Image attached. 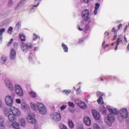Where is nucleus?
<instances>
[{
	"label": "nucleus",
	"instance_id": "23",
	"mask_svg": "<svg viewBox=\"0 0 129 129\" xmlns=\"http://www.w3.org/2000/svg\"><path fill=\"white\" fill-rule=\"evenodd\" d=\"M20 39L22 42H25L26 41V36L24 35V33H21L20 34Z\"/></svg>",
	"mask_w": 129,
	"mask_h": 129
},
{
	"label": "nucleus",
	"instance_id": "44",
	"mask_svg": "<svg viewBox=\"0 0 129 129\" xmlns=\"http://www.w3.org/2000/svg\"><path fill=\"white\" fill-rule=\"evenodd\" d=\"M66 107H67V106H66V105H63L60 107V109L61 110H64V109H66Z\"/></svg>",
	"mask_w": 129,
	"mask_h": 129
},
{
	"label": "nucleus",
	"instance_id": "55",
	"mask_svg": "<svg viewBox=\"0 0 129 129\" xmlns=\"http://www.w3.org/2000/svg\"><path fill=\"white\" fill-rule=\"evenodd\" d=\"M118 45H119V41H118L117 43L115 46V50H117V48H118Z\"/></svg>",
	"mask_w": 129,
	"mask_h": 129
},
{
	"label": "nucleus",
	"instance_id": "30",
	"mask_svg": "<svg viewBox=\"0 0 129 129\" xmlns=\"http://www.w3.org/2000/svg\"><path fill=\"white\" fill-rule=\"evenodd\" d=\"M61 46L63 49L64 50V52H68V47H67V46L65 44L62 43Z\"/></svg>",
	"mask_w": 129,
	"mask_h": 129
},
{
	"label": "nucleus",
	"instance_id": "1",
	"mask_svg": "<svg viewBox=\"0 0 129 129\" xmlns=\"http://www.w3.org/2000/svg\"><path fill=\"white\" fill-rule=\"evenodd\" d=\"M114 121H115V117L113 113H110L107 115V117H105V123L109 125V126H111Z\"/></svg>",
	"mask_w": 129,
	"mask_h": 129
},
{
	"label": "nucleus",
	"instance_id": "32",
	"mask_svg": "<svg viewBox=\"0 0 129 129\" xmlns=\"http://www.w3.org/2000/svg\"><path fill=\"white\" fill-rule=\"evenodd\" d=\"M20 28H21V22H18L15 26V29H16V30H19Z\"/></svg>",
	"mask_w": 129,
	"mask_h": 129
},
{
	"label": "nucleus",
	"instance_id": "42",
	"mask_svg": "<svg viewBox=\"0 0 129 129\" xmlns=\"http://www.w3.org/2000/svg\"><path fill=\"white\" fill-rule=\"evenodd\" d=\"M33 41H36L38 39V35H36L35 33L33 34Z\"/></svg>",
	"mask_w": 129,
	"mask_h": 129
},
{
	"label": "nucleus",
	"instance_id": "17",
	"mask_svg": "<svg viewBox=\"0 0 129 129\" xmlns=\"http://www.w3.org/2000/svg\"><path fill=\"white\" fill-rule=\"evenodd\" d=\"M21 105H22V108L24 110H29V109H30V106H29L28 105H27L25 103H22Z\"/></svg>",
	"mask_w": 129,
	"mask_h": 129
},
{
	"label": "nucleus",
	"instance_id": "60",
	"mask_svg": "<svg viewBox=\"0 0 129 129\" xmlns=\"http://www.w3.org/2000/svg\"><path fill=\"white\" fill-rule=\"evenodd\" d=\"M3 43V36H0V44Z\"/></svg>",
	"mask_w": 129,
	"mask_h": 129
},
{
	"label": "nucleus",
	"instance_id": "5",
	"mask_svg": "<svg viewBox=\"0 0 129 129\" xmlns=\"http://www.w3.org/2000/svg\"><path fill=\"white\" fill-rule=\"evenodd\" d=\"M115 114L117 115V119L119 120V121H122L125 118L126 119V122H129V116L128 114L126 113H119V114H116L115 113Z\"/></svg>",
	"mask_w": 129,
	"mask_h": 129
},
{
	"label": "nucleus",
	"instance_id": "54",
	"mask_svg": "<svg viewBox=\"0 0 129 129\" xmlns=\"http://www.w3.org/2000/svg\"><path fill=\"white\" fill-rule=\"evenodd\" d=\"M121 36H119V38L117 39V41H116V43H117V41H118L119 42H119H121Z\"/></svg>",
	"mask_w": 129,
	"mask_h": 129
},
{
	"label": "nucleus",
	"instance_id": "52",
	"mask_svg": "<svg viewBox=\"0 0 129 129\" xmlns=\"http://www.w3.org/2000/svg\"><path fill=\"white\" fill-rule=\"evenodd\" d=\"M4 112L5 113H10V112H9V110H8V108H5L4 109Z\"/></svg>",
	"mask_w": 129,
	"mask_h": 129
},
{
	"label": "nucleus",
	"instance_id": "49",
	"mask_svg": "<svg viewBox=\"0 0 129 129\" xmlns=\"http://www.w3.org/2000/svg\"><path fill=\"white\" fill-rule=\"evenodd\" d=\"M13 39L12 38L8 43V46H11L12 43H13Z\"/></svg>",
	"mask_w": 129,
	"mask_h": 129
},
{
	"label": "nucleus",
	"instance_id": "10",
	"mask_svg": "<svg viewBox=\"0 0 129 129\" xmlns=\"http://www.w3.org/2000/svg\"><path fill=\"white\" fill-rule=\"evenodd\" d=\"M50 117L53 121H59L61 120V114L60 113H52L50 114Z\"/></svg>",
	"mask_w": 129,
	"mask_h": 129
},
{
	"label": "nucleus",
	"instance_id": "35",
	"mask_svg": "<svg viewBox=\"0 0 129 129\" xmlns=\"http://www.w3.org/2000/svg\"><path fill=\"white\" fill-rule=\"evenodd\" d=\"M6 32V29L5 28H2L0 29V36H2L4 33Z\"/></svg>",
	"mask_w": 129,
	"mask_h": 129
},
{
	"label": "nucleus",
	"instance_id": "61",
	"mask_svg": "<svg viewBox=\"0 0 129 129\" xmlns=\"http://www.w3.org/2000/svg\"><path fill=\"white\" fill-rule=\"evenodd\" d=\"M121 27H122V24H119V25L118 26V30H120Z\"/></svg>",
	"mask_w": 129,
	"mask_h": 129
},
{
	"label": "nucleus",
	"instance_id": "53",
	"mask_svg": "<svg viewBox=\"0 0 129 129\" xmlns=\"http://www.w3.org/2000/svg\"><path fill=\"white\" fill-rule=\"evenodd\" d=\"M18 46H19V43L17 42L14 43V48H16L17 49Z\"/></svg>",
	"mask_w": 129,
	"mask_h": 129
},
{
	"label": "nucleus",
	"instance_id": "19",
	"mask_svg": "<svg viewBox=\"0 0 129 129\" xmlns=\"http://www.w3.org/2000/svg\"><path fill=\"white\" fill-rule=\"evenodd\" d=\"M92 114L96 120H99L101 117V115L99 113H93Z\"/></svg>",
	"mask_w": 129,
	"mask_h": 129
},
{
	"label": "nucleus",
	"instance_id": "46",
	"mask_svg": "<svg viewBox=\"0 0 129 129\" xmlns=\"http://www.w3.org/2000/svg\"><path fill=\"white\" fill-rule=\"evenodd\" d=\"M0 129H5V125L3 123H0Z\"/></svg>",
	"mask_w": 129,
	"mask_h": 129
},
{
	"label": "nucleus",
	"instance_id": "39",
	"mask_svg": "<svg viewBox=\"0 0 129 129\" xmlns=\"http://www.w3.org/2000/svg\"><path fill=\"white\" fill-rule=\"evenodd\" d=\"M30 94L32 97H36V93L35 92H33V91H31Z\"/></svg>",
	"mask_w": 129,
	"mask_h": 129
},
{
	"label": "nucleus",
	"instance_id": "16",
	"mask_svg": "<svg viewBox=\"0 0 129 129\" xmlns=\"http://www.w3.org/2000/svg\"><path fill=\"white\" fill-rule=\"evenodd\" d=\"M12 113H20L21 111L19 109L16 108L15 107H12L10 109Z\"/></svg>",
	"mask_w": 129,
	"mask_h": 129
},
{
	"label": "nucleus",
	"instance_id": "58",
	"mask_svg": "<svg viewBox=\"0 0 129 129\" xmlns=\"http://www.w3.org/2000/svg\"><path fill=\"white\" fill-rule=\"evenodd\" d=\"M127 27H128V26L126 25L125 27H124V33H125V32H126V30H127Z\"/></svg>",
	"mask_w": 129,
	"mask_h": 129
},
{
	"label": "nucleus",
	"instance_id": "43",
	"mask_svg": "<svg viewBox=\"0 0 129 129\" xmlns=\"http://www.w3.org/2000/svg\"><path fill=\"white\" fill-rule=\"evenodd\" d=\"M4 122L5 119H4V118H3V117L0 116V123H4Z\"/></svg>",
	"mask_w": 129,
	"mask_h": 129
},
{
	"label": "nucleus",
	"instance_id": "33",
	"mask_svg": "<svg viewBox=\"0 0 129 129\" xmlns=\"http://www.w3.org/2000/svg\"><path fill=\"white\" fill-rule=\"evenodd\" d=\"M93 129H100V126L98 124L95 123L93 124Z\"/></svg>",
	"mask_w": 129,
	"mask_h": 129
},
{
	"label": "nucleus",
	"instance_id": "31",
	"mask_svg": "<svg viewBox=\"0 0 129 129\" xmlns=\"http://www.w3.org/2000/svg\"><path fill=\"white\" fill-rule=\"evenodd\" d=\"M7 33L10 35H12V33H13V27H10L9 28Z\"/></svg>",
	"mask_w": 129,
	"mask_h": 129
},
{
	"label": "nucleus",
	"instance_id": "18",
	"mask_svg": "<svg viewBox=\"0 0 129 129\" xmlns=\"http://www.w3.org/2000/svg\"><path fill=\"white\" fill-rule=\"evenodd\" d=\"M75 103L78 106H81V104H85L83 103V102L82 101L80 100L79 98H76L75 99Z\"/></svg>",
	"mask_w": 129,
	"mask_h": 129
},
{
	"label": "nucleus",
	"instance_id": "22",
	"mask_svg": "<svg viewBox=\"0 0 129 129\" xmlns=\"http://www.w3.org/2000/svg\"><path fill=\"white\" fill-rule=\"evenodd\" d=\"M99 7H100V4L98 3H96L95 4V10L94 11V14L95 15H97V10L99 9Z\"/></svg>",
	"mask_w": 129,
	"mask_h": 129
},
{
	"label": "nucleus",
	"instance_id": "63",
	"mask_svg": "<svg viewBox=\"0 0 129 129\" xmlns=\"http://www.w3.org/2000/svg\"><path fill=\"white\" fill-rule=\"evenodd\" d=\"M84 2L85 4H88L90 2V0H84Z\"/></svg>",
	"mask_w": 129,
	"mask_h": 129
},
{
	"label": "nucleus",
	"instance_id": "29",
	"mask_svg": "<svg viewBox=\"0 0 129 129\" xmlns=\"http://www.w3.org/2000/svg\"><path fill=\"white\" fill-rule=\"evenodd\" d=\"M120 113H127V109L126 108H123L119 110Z\"/></svg>",
	"mask_w": 129,
	"mask_h": 129
},
{
	"label": "nucleus",
	"instance_id": "15",
	"mask_svg": "<svg viewBox=\"0 0 129 129\" xmlns=\"http://www.w3.org/2000/svg\"><path fill=\"white\" fill-rule=\"evenodd\" d=\"M16 50L15 49L12 48L10 53V59H11V60H14V59L16 58Z\"/></svg>",
	"mask_w": 129,
	"mask_h": 129
},
{
	"label": "nucleus",
	"instance_id": "50",
	"mask_svg": "<svg viewBox=\"0 0 129 129\" xmlns=\"http://www.w3.org/2000/svg\"><path fill=\"white\" fill-rule=\"evenodd\" d=\"M92 113H98V112L96 109H92Z\"/></svg>",
	"mask_w": 129,
	"mask_h": 129
},
{
	"label": "nucleus",
	"instance_id": "64",
	"mask_svg": "<svg viewBox=\"0 0 129 129\" xmlns=\"http://www.w3.org/2000/svg\"><path fill=\"white\" fill-rule=\"evenodd\" d=\"M11 96H12V97H13V98H14L15 97V96H16V94H15V93H12Z\"/></svg>",
	"mask_w": 129,
	"mask_h": 129
},
{
	"label": "nucleus",
	"instance_id": "8",
	"mask_svg": "<svg viewBox=\"0 0 129 129\" xmlns=\"http://www.w3.org/2000/svg\"><path fill=\"white\" fill-rule=\"evenodd\" d=\"M5 102L8 106H13V104H14L13 97L10 95H7L5 97Z\"/></svg>",
	"mask_w": 129,
	"mask_h": 129
},
{
	"label": "nucleus",
	"instance_id": "38",
	"mask_svg": "<svg viewBox=\"0 0 129 129\" xmlns=\"http://www.w3.org/2000/svg\"><path fill=\"white\" fill-rule=\"evenodd\" d=\"M77 129H83V124H80L77 125Z\"/></svg>",
	"mask_w": 129,
	"mask_h": 129
},
{
	"label": "nucleus",
	"instance_id": "24",
	"mask_svg": "<svg viewBox=\"0 0 129 129\" xmlns=\"http://www.w3.org/2000/svg\"><path fill=\"white\" fill-rule=\"evenodd\" d=\"M24 2H26V0H21V2H20V3L18 5V6H17L15 7V11H18V10H19V9H20V8H21V7H20V6H21V5L23 4V3Z\"/></svg>",
	"mask_w": 129,
	"mask_h": 129
},
{
	"label": "nucleus",
	"instance_id": "4",
	"mask_svg": "<svg viewBox=\"0 0 129 129\" xmlns=\"http://www.w3.org/2000/svg\"><path fill=\"white\" fill-rule=\"evenodd\" d=\"M15 92L18 96L21 97L24 96V91H23V89H22V87L20 85H15Z\"/></svg>",
	"mask_w": 129,
	"mask_h": 129
},
{
	"label": "nucleus",
	"instance_id": "11",
	"mask_svg": "<svg viewBox=\"0 0 129 129\" xmlns=\"http://www.w3.org/2000/svg\"><path fill=\"white\" fill-rule=\"evenodd\" d=\"M96 95L97 97H99L97 100V102L99 103V104H103V100L102 99V96L104 95V94H103V93H101L100 91H98L96 93Z\"/></svg>",
	"mask_w": 129,
	"mask_h": 129
},
{
	"label": "nucleus",
	"instance_id": "57",
	"mask_svg": "<svg viewBox=\"0 0 129 129\" xmlns=\"http://www.w3.org/2000/svg\"><path fill=\"white\" fill-rule=\"evenodd\" d=\"M16 102H17V103H18V104H20V103H21V99H17Z\"/></svg>",
	"mask_w": 129,
	"mask_h": 129
},
{
	"label": "nucleus",
	"instance_id": "37",
	"mask_svg": "<svg viewBox=\"0 0 129 129\" xmlns=\"http://www.w3.org/2000/svg\"><path fill=\"white\" fill-rule=\"evenodd\" d=\"M100 111H101V112H103V113H106V109L103 107L102 108L100 109Z\"/></svg>",
	"mask_w": 129,
	"mask_h": 129
},
{
	"label": "nucleus",
	"instance_id": "9",
	"mask_svg": "<svg viewBox=\"0 0 129 129\" xmlns=\"http://www.w3.org/2000/svg\"><path fill=\"white\" fill-rule=\"evenodd\" d=\"M5 115L6 116H8L9 119L10 121H15L16 120V116H19L21 115V114H18V113H11V114H9V113H6Z\"/></svg>",
	"mask_w": 129,
	"mask_h": 129
},
{
	"label": "nucleus",
	"instance_id": "12",
	"mask_svg": "<svg viewBox=\"0 0 129 129\" xmlns=\"http://www.w3.org/2000/svg\"><path fill=\"white\" fill-rule=\"evenodd\" d=\"M107 110L110 113H119V111L115 108L110 106H106Z\"/></svg>",
	"mask_w": 129,
	"mask_h": 129
},
{
	"label": "nucleus",
	"instance_id": "6",
	"mask_svg": "<svg viewBox=\"0 0 129 129\" xmlns=\"http://www.w3.org/2000/svg\"><path fill=\"white\" fill-rule=\"evenodd\" d=\"M26 118L29 123H32V124L37 123V120L35 119V114L34 113L29 114Z\"/></svg>",
	"mask_w": 129,
	"mask_h": 129
},
{
	"label": "nucleus",
	"instance_id": "56",
	"mask_svg": "<svg viewBox=\"0 0 129 129\" xmlns=\"http://www.w3.org/2000/svg\"><path fill=\"white\" fill-rule=\"evenodd\" d=\"M1 107H3V101L2 100V99L0 98V108Z\"/></svg>",
	"mask_w": 129,
	"mask_h": 129
},
{
	"label": "nucleus",
	"instance_id": "59",
	"mask_svg": "<svg viewBox=\"0 0 129 129\" xmlns=\"http://www.w3.org/2000/svg\"><path fill=\"white\" fill-rule=\"evenodd\" d=\"M124 42L126 44L127 43V39H126V37L125 36L124 37Z\"/></svg>",
	"mask_w": 129,
	"mask_h": 129
},
{
	"label": "nucleus",
	"instance_id": "21",
	"mask_svg": "<svg viewBox=\"0 0 129 129\" xmlns=\"http://www.w3.org/2000/svg\"><path fill=\"white\" fill-rule=\"evenodd\" d=\"M12 125L14 129H20V124L17 122L12 123Z\"/></svg>",
	"mask_w": 129,
	"mask_h": 129
},
{
	"label": "nucleus",
	"instance_id": "27",
	"mask_svg": "<svg viewBox=\"0 0 129 129\" xmlns=\"http://www.w3.org/2000/svg\"><path fill=\"white\" fill-rule=\"evenodd\" d=\"M68 123L70 128H74V123H73V121H72V120H69Z\"/></svg>",
	"mask_w": 129,
	"mask_h": 129
},
{
	"label": "nucleus",
	"instance_id": "13",
	"mask_svg": "<svg viewBox=\"0 0 129 129\" xmlns=\"http://www.w3.org/2000/svg\"><path fill=\"white\" fill-rule=\"evenodd\" d=\"M5 83L6 84V86L8 87L9 89L11 90V91H13L14 90V86L13 85V84H12V82L8 79H6L5 80Z\"/></svg>",
	"mask_w": 129,
	"mask_h": 129
},
{
	"label": "nucleus",
	"instance_id": "62",
	"mask_svg": "<svg viewBox=\"0 0 129 129\" xmlns=\"http://www.w3.org/2000/svg\"><path fill=\"white\" fill-rule=\"evenodd\" d=\"M114 31V33H117V32H116V30H115V27H113L111 30L112 32H113Z\"/></svg>",
	"mask_w": 129,
	"mask_h": 129
},
{
	"label": "nucleus",
	"instance_id": "7",
	"mask_svg": "<svg viewBox=\"0 0 129 129\" xmlns=\"http://www.w3.org/2000/svg\"><path fill=\"white\" fill-rule=\"evenodd\" d=\"M37 108L40 113H47V108L44 104L40 102L37 103Z\"/></svg>",
	"mask_w": 129,
	"mask_h": 129
},
{
	"label": "nucleus",
	"instance_id": "48",
	"mask_svg": "<svg viewBox=\"0 0 129 129\" xmlns=\"http://www.w3.org/2000/svg\"><path fill=\"white\" fill-rule=\"evenodd\" d=\"M14 5V2L12 0H10L9 3V6L10 7H11V6H13Z\"/></svg>",
	"mask_w": 129,
	"mask_h": 129
},
{
	"label": "nucleus",
	"instance_id": "47",
	"mask_svg": "<svg viewBox=\"0 0 129 129\" xmlns=\"http://www.w3.org/2000/svg\"><path fill=\"white\" fill-rule=\"evenodd\" d=\"M114 36L113 37V39H112L113 40H115V39L116 38V37H117V34H116V33H115V32H114Z\"/></svg>",
	"mask_w": 129,
	"mask_h": 129
},
{
	"label": "nucleus",
	"instance_id": "34",
	"mask_svg": "<svg viewBox=\"0 0 129 129\" xmlns=\"http://www.w3.org/2000/svg\"><path fill=\"white\" fill-rule=\"evenodd\" d=\"M68 104L69 106H70L71 107H75V105L74 104V103L68 102Z\"/></svg>",
	"mask_w": 129,
	"mask_h": 129
},
{
	"label": "nucleus",
	"instance_id": "26",
	"mask_svg": "<svg viewBox=\"0 0 129 129\" xmlns=\"http://www.w3.org/2000/svg\"><path fill=\"white\" fill-rule=\"evenodd\" d=\"M20 124L21 125V126H26V120L24 118H22L20 121Z\"/></svg>",
	"mask_w": 129,
	"mask_h": 129
},
{
	"label": "nucleus",
	"instance_id": "3",
	"mask_svg": "<svg viewBox=\"0 0 129 129\" xmlns=\"http://www.w3.org/2000/svg\"><path fill=\"white\" fill-rule=\"evenodd\" d=\"M20 47L22 51L24 53H27L30 49H32L33 48V44L30 42H27L26 43H21Z\"/></svg>",
	"mask_w": 129,
	"mask_h": 129
},
{
	"label": "nucleus",
	"instance_id": "51",
	"mask_svg": "<svg viewBox=\"0 0 129 129\" xmlns=\"http://www.w3.org/2000/svg\"><path fill=\"white\" fill-rule=\"evenodd\" d=\"M35 11H36V9H35V8L33 7L32 8H31L30 9V13H34V12H35Z\"/></svg>",
	"mask_w": 129,
	"mask_h": 129
},
{
	"label": "nucleus",
	"instance_id": "41",
	"mask_svg": "<svg viewBox=\"0 0 129 129\" xmlns=\"http://www.w3.org/2000/svg\"><path fill=\"white\" fill-rule=\"evenodd\" d=\"M59 126L60 129H68L67 127L63 124H61Z\"/></svg>",
	"mask_w": 129,
	"mask_h": 129
},
{
	"label": "nucleus",
	"instance_id": "14",
	"mask_svg": "<svg viewBox=\"0 0 129 129\" xmlns=\"http://www.w3.org/2000/svg\"><path fill=\"white\" fill-rule=\"evenodd\" d=\"M84 122L86 125L89 126L91 124V120L89 117H85L84 118Z\"/></svg>",
	"mask_w": 129,
	"mask_h": 129
},
{
	"label": "nucleus",
	"instance_id": "25",
	"mask_svg": "<svg viewBox=\"0 0 129 129\" xmlns=\"http://www.w3.org/2000/svg\"><path fill=\"white\" fill-rule=\"evenodd\" d=\"M31 107L33 110L34 111H37V108H38V106L36 105L35 104L33 103H30Z\"/></svg>",
	"mask_w": 129,
	"mask_h": 129
},
{
	"label": "nucleus",
	"instance_id": "20",
	"mask_svg": "<svg viewBox=\"0 0 129 129\" xmlns=\"http://www.w3.org/2000/svg\"><path fill=\"white\" fill-rule=\"evenodd\" d=\"M7 57L5 55H3L1 57L0 62L2 64H5L7 62Z\"/></svg>",
	"mask_w": 129,
	"mask_h": 129
},
{
	"label": "nucleus",
	"instance_id": "28",
	"mask_svg": "<svg viewBox=\"0 0 129 129\" xmlns=\"http://www.w3.org/2000/svg\"><path fill=\"white\" fill-rule=\"evenodd\" d=\"M83 103L85 104H81V106H79L80 108H82V109H86L87 108V105H86V103L85 102H83Z\"/></svg>",
	"mask_w": 129,
	"mask_h": 129
},
{
	"label": "nucleus",
	"instance_id": "2",
	"mask_svg": "<svg viewBox=\"0 0 129 129\" xmlns=\"http://www.w3.org/2000/svg\"><path fill=\"white\" fill-rule=\"evenodd\" d=\"M82 18L84 21H82V23L84 25V21L87 22L88 24H90L91 23V20L89 18V10L86 9L84 10L82 12Z\"/></svg>",
	"mask_w": 129,
	"mask_h": 129
},
{
	"label": "nucleus",
	"instance_id": "36",
	"mask_svg": "<svg viewBox=\"0 0 129 129\" xmlns=\"http://www.w3.org/2000/svg\"><path fill=\"white\" fill-rule=\"evenodd\" d=\"M63 92H64V93H66V94L67 95H68V94H69V93H70L71 92V90H64L63 91Z\"/></svg>",
	"mask_w": 129,
	"mask_h": 129
},
{
	"label": "nucleus",
	"instance_id": "45",
	"mask_svg": "<svg viewBox=\"0 0 129 129\" xmlns=\"http://www.w3.org/2000/svg\"><path fill=\"white\" fill-rule=\"evenodd\" d=\"M90 26L89 25V24H87L85 26V30L86 31H88L89 30V28H90Z\"/></svg>",
	"mask_w": 129,
	"mask_h": 129
},
{
	"label": "nucleus",
	"instance_id": "40",
	"mask_svg": "<svg viewBox=\"0 0 129 129\" xmlns=\"http://www.w3.org/2000/svg\"><path fill=\"white\" fill-rule=\"evenodd\" d=\"M37 1L38 0H35V2H37ZM41 2H42V0H39L37 5H33L34 8H37V7H38L39 5H40Z\"/></svg>",
	"mask_w": 129,
	"mask_h": 129
}]
</instances>
